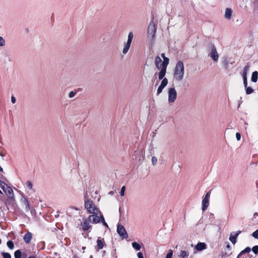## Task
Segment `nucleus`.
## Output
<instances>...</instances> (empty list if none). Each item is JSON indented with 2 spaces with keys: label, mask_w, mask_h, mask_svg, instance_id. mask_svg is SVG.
Instances as JSON below:
<instances>
[{
  "label": "nucleus",
  "mask_w": 258,
  "mask_h": 258,
  "mask_svg": "<svg viewBox=\"0 0 258 258\" xmlns=\"http://www.w3.org/2000/svg\"><path fill=\"white\" fill-rule=\"evenodd\" d=\"M251 249L249 247H246L244 249L242 250L239 254L238 255L237 258H239L240 256H242L243 254L246 253H248L250 251Z\"/></svg>",
  "instance_id": "nucleus-20"
},
{
  "label": "nucleus",
  "mask_w": 258,
  "mask_h": 258,
  "mask_svg": "<svg viewBox=\"0 0 258 258\" xmlns=\"http://www.w3.org/2000/svg\"><path fill=\"white\" fill-rule=\"evenodd\" d=\"M184 74V64L182 61H178L175 66L174 72V78L177 81L183 79Z\"/></svg>",
  "instance_id": "nucleus-1"
},
{
  "label": "nucleus",
  "mask_w": 258,
  "mask_h": 258,
  "mask_svg": "<svg viewBox=\"0 0 258 258\" xmlns=\"http://www.w3.org/2000/svg\"><path fill=\"white\" fill-rule=\"evenodd\" d=\"M161 70L158 74V78L159 80H162L164 77L166 72V68L164 67H161Z\"/></svg>",
  "instance_id": "nucleus-16"
},
{
  "label": "nucleus",
  "mask_w": 258,
  "mask_h": 258,
  "mask_svg": "<svg viewBox=\"0 0 258 258\" xmlns=\"http://www.w3.org/2000/svg\"><path fill=\"white\" fill-rule=\"evenodd\" d=\"M5 41L2 37L0 36V46H4L5 45Z\"/></svg>",
  "instance_id": "nucleus-39"
},
{
  "label": "nucleus",
  "mask_w": 258,
  "mask_h": 258,
  "mask_svg": "<svg viewBox=\"0 0 258 258\" xmlns=\"http://www.w3.org/2000/svg\"><path fill=\"white\" fill-rule=\"evenodd\" d=\"M245 88L246 89V94H250L253 92V90L250 87L246 86V88Z\"/></svg>",
  "instance_id": "nucleus-29"
},
{
  "label": "nucleus",
  "mask_w": 258,
  "mask_h": 258,
  "mask_svg": "<svg viewBox=\"0 0 258 258\" xmlns=\"http://www.w3.org/2000/svg\"><path fill=\"white\" fill-rule=\"evenodd\" d=\"M249 67V64H247L246 66H245L243 71L242 76L243 79V85L245 88H246V86H247V74Z\"/></svg>",
  "instance_id": "nucleus-6"
},
{
  "label": "nucleus",
  "mask_w": 258,
  "mask_h": 258,
  "mask_svg": "<svg viewBox=\"0 0 258 258\" xmlns=\"http://www.w3.org/2000/svg\"><path fill=\"white\" fill-rule=\"evenodd\" d=\"M0 195H3V192L0 190Z\"/></svg>",
  "instance_id": "nucleus-52"
},
{
  "label": "nucleus",
  "mask_w": 258,
  "mask_h": 258,
  "mask_svg": "<svg viewBox=\"0 0 258 258\" xmlns=\"http://www.w3.org/2000/svg\"><path fill=\"white\" fill-rule=\"evenodd\" d=\"M105 245L106 244L104 239L98 237L97 240V245L95 247L96 251H99L102 249Z\"/></svg>",
  "instance_id": "nucleus-9"
},
{
  "label": "nucleus",
  "mask_w": 258,
  "mask_h": 258,
  "mask_svg": "<svg viewBox=\"0 0 258 258\" xmlns=\"http://www.w3.org/2000/svg\"><path fill=\"white\" fill-rule=\"evenodd\" d=\"M172 251H171L170 252H169L167 254L165 258H172Z\"/></svg>",
  "instance_id": "nucleus-42"
},
{
  "label": "nucleus",
  "mask_w": 258,
  "mask_h": 258,
  "mask_svg": "<svg viewBox=\"0 0 258 258\" xmlns=\"http://www.w3.org/2000/svg\"><path fill=\"white\" fill-rule=\"evenodd\" d=\"M100 221H101L103 225H104L105 227H108V224L105 222L104 217L102 215H100Z\"/></svg>",
  "instance_id": "nucleus-31"
},
{
  "label": "nucleus",
  "mask_w": 258,
  "mask_h": 258,
  "mask_svg": "<svg viewBox=\"0 0 258 258\" xmlns=\"http://www.w3.org/2000/svg\"><path fill=\"white\" fill-rule=\"evenodd\" d=\"M28 258H36V255H30Z\"/></svg>",
  "instance_id": "nucleus-50"
},
{
  "label": "nucleus",
  "mask_w": 258,
  "mask_h": 258,
  "mask_svg": "<svg viewBox=\"0 0 258 258\" xmlns=\"http://www.w3.org/2000/svg\"><path fill=\"white\" fill-rule=\"evenodd\" d=\"M210 195H211V191H209L208 192H207V194H206V196L204 198L205 199H210Z\"/></svg>",
  "instance_id": "nucleus-41"
},
{
  "label": "nucleus",
  "mask_w": 258,
  "mask_h": 258,
  "mask_svg": "<svg viewBox=\"0 0 258 258\" xmlns=\"http://www.w3.org/2000/svg\"><path fill=\"white\" fill-rule=\"evenodd\" d=\"M132 246L134 249H135L137 250H140L141 246L138 242H134L132 243Z\"/></svg>",
  "instance_id": "nucleus-24"
},
{
  "label": "nucleus",
  "mask_w": 258,
  "mask_h": 258,
  "mask_svg": "<svg viewBox=\"0 0 258 258\" xmlns=\"http://www.w3.org/2000/svg\"><path fill=\"white\" fill-rule=\"evenodd\" d=\"M252 251L255 253L257 254L258 253V245H255L252 248Z\"/></svg>",
  "instance_id": "nucleus-36"
},
{
  "label": "nucleus",
  "mask_w": 258,
  "mask_h": 258,
  "mask_svg": "<svg viewBox=\"0 0 258 258\" xmlns=\"http://www.w3.org/2000/svg\"><path fill=\"white\" fill-rule=\"evenodd\" d=\"M138 258H144L143 253L141 252H139L137 254Z\"/></svg>",
  "instance_id": "nucleus-45"
},
{
  "label": "nucleus",
  "mask_w": 258,
  "mask_h": 258,
  "mask_svg": "<svg viewBox=\"0 0 258 258\" xmlns=\"http://www.w3.org/2000/svg\"><path fill=\"white\" fill-rule=\"evenodd\" d=\"M232 11L230 8H226L225 13V18L228 20L231 18Z\"/></svg>",
  "instance_id": "nucleus-17"
},
{
  "label": "nucleus",
  "mask_w": 258,
  "mask_h": 258,
  "mask_svg": "<svg viewBox=\"0 0 258 258\" xmlns=\"http://www.w3.org/2000/svg\"><path fill=\"white\" fill-rule=\"evenodd\" d=\"M258 79V72L254 71L252 73L251 78V81L252 82L255 83L257 82Z\"/></svg>",
  "instance_id": "nucleus-19"
},
{
  "label": "nucleus",
  "mask_w": 258,
  "mask_h": 258,
  "mask_svg": "<svg viewBox=\"0 0 258 258\" xmlns=\"http://www.w3.org/2000/svg\"><path fill=\"white\" fill-rule=\"evenodd\" d=\"M157 161V159L156 157H153L152 158V163H153V165L156 164Z\"/></svg>",
  "instance_id": "nucleus-40"
},
{
  "label": "nucleus",
  "mask_w": 258,
  "mask_h": 258,
  "mask_svg": "<svg viewBox=\"0 0 258 258\" xmlns=\"http://www.w3.org/2000/svg\"><path fill=\"white\" fill-rule=\"evenodd\" d=\"M162 59L159 56L155 57V64L158 69H160L162 67Z\"/></svg>",
  "instance_id": "nucleus-13"
},
{
  "label": "nucleus",
  "mask_w": 258,
  "mask_h": 258,
  "mask_svg": "<svg viewBox=\"0 0 258 258\" xmlns=\"http://www.w3.org/2000/svg\"><path fill=\"white\" fill-rule=\"evenodd\" d=\"M169 61V59L168 57L164 58L163 61L162 62V67L167 68Z\"/></svg>",
  "instance_id": "nucleus-23"
},
{
  "label": "nucleus",
  "mask_w": 258,
  "mask_h": 258,
  "mask_svg": "<svg viewBox=\"0 0 258 258\" xmlns=\"http://www.w3.org/2000/svg\"><path fill=\"white\" fill-rule=\"evenodd\" d=\"M236 138L237 140L239 141L240 140V138H241L240 134L239 133H237L236 134Z\"/></svg>",
  "instance_id": "nucleus-43"
},
{
  "label": "nucleus",
  "mask_w": 258,
  "mask_h": 258,
  "mask_svg": "<svg viewBox=\"0 0 258 258\" xmlns=\"http://www.w3.org/2000/svg\"><path fill=\"white\" fill-rule=\"evenodd\" d=\"M22 255V252L20 249L16 250L14 252L15 258H21Z\"/></svg>",
  "instance_id": "nucleus-22"
},
{
  "label": "nucleus",
  "mask_w": 258,
  "mask_h": 258,
  "mask_svg": "<svg viewBox=\"0 0 258 258\" xmlns=\"http://www.w3.org/2000/svg\"><path fill=\"white\" fill-rule=\"evenodd\" d=\"M125 186H123L121 188V190H120V196L123 197L124 196V191H125Z\"/></svg>",
  "instance_id": "nucleus-38"
},
{
  "label": "nucleus",
  "mask_w": 258,
  "mask_h": 258,
  "mask_svg": "<svg viewBox=\"0 0 258 258\" xmlns=\"http://www.w3.org/2000/svg\"><path fill=\"white\" fill-rule=\"evenodd\" d=\"M117 232L119 235L123 238H127V232L124 227L121 225H118L117 228Z\"/></svg>",
  "instance_id": "nucleus-5"
},
{
  "label": "nucleus",
  "mask_w": 258,
  "mask_h": 258,
  "mask_svg": "<svg viewBox=\"0 0 258 258\" xmlns=\"http://www.w3.org/2000/svg\"><path fill=\"white\" fill-rule=\"evenodd\" d=\"M85 207L89 213L97 214L99 211L91 200H87L85 202Z\"/></svg>",
  "instance_id": "nucleus-2"
},
{
  "label": "nucleus",
  "mask_w": 258,
  "mask_h": 258,
  "mask_svg": "<svg viewBox=\"0 0 258 258\" xmlns=\"http://www.w3.org/2000/svg\"><path fill=\"white\" fill-rule=\"evenodd\" d=\"M161 57H162L163 59H164V58H166V57L165 56V54H164V53H162V54H161Z\"/></svg>",
  "instance_id": "nucleus-49"
},
{
  "label": "nucleus",
  "mask_w": 258,
  "mask_h": 258,
  "mask_svg": "<svg viewBox=\"0 0 258 258\" xmlns=\"http://www.w3.org/2000/svg\"><path fill=\"white\" fill-rule=\"evenodd\" d=\"M162 79L163 80H162V81L161 82V83L160 85L165 87L166 86V85H167V84H168V80L166 78H163Z\"/></svg>",
  "instance_id": "nucleus-28"
},
{
  "label": "nucleus",
  "mask_w": 258,
  "mask_h": 258,
  "mask_svg": "<svg viewBox=\"0 0 258 258\" xmlns=\"http://www.w3.org/2000/svg\"><path fill=\"white\" fill-rule=\"evenodd\" d=\"M32 238V234L30 232H27L24 236L23 239L25 242L28 244Z\"/></svg>",
  "instance_id": "nucleus-12"
},
{
  "label": "nucleus",
  "mask_w": 258,
  "mask_h": 258,
  "mask_svg": "<svg viewBox=\"0 0 258 258\" xmlns=\"http://www.w3.org/2000/svg\"><path fill=\"white\" fill-rule=\"evenodd\" d=\"M2 254L3 258H11V254L8 252H2Z\"/></svg>",
  "instance_id": "nucleus-32"
},
{
  "label": "nucleus",
  "mask_w": 258,
  "mask_h": 258,
  "mask_svg": "<svg viewBox=\"0 0 258 258\" xmlns=\"http://www.w3.org/2000/svg\"><path fill=\"white\" fill-rule=\"evenodd\" d=\"M202 210L205 211L209 205V200L204 198L202 200Z\"/></svg>",
  "instance_id": "nucleus-15"
},
{
  "label": "nucleus",
  "mask_w": 258,
  "mask_h": 258,
  "mask_svg": "<svg viewBox=\"0 0 258 258\" xmlns=\"http://www.w3.org/2000/svg\"><path fill=\"white\" fill-rule=\"evenodd\" d=\"M81 225L82 227V230L83 231H87L90 228H92V226L90 224V221L88 219H85L83 220V222L81 223Z\"/></svg>",
  "instance_id": "nucleus-10"
},
{
  "label": "nucleus",
  "mask_w": 258,
  "mask_h": 258,
  "mask_svg": "<svg viewBox=\"0 0 258 258\" xmlns=\"http://www.w3.org/2000/svg\"><path fill=\"white\" fill-rule=\"evenodd\" d=\"M133 36H134L133 33L132 32H130L128 34V39H127V42L132 43V41L133 38Z\"/></svg>",
  "instance_id": "nucleus-30"
},
{
  "label": "nucleus",
  "mask_w": 258,
  "mask_h": 258,
  "mask_svg": "<svg viewBox=\"0 0 258 258\" xmlns=\"http://www.w3.org/2000/svg\"><path fill=\"white\" fill-rule=\"evenodd\" d=\"M164 87L162 86L161 85H160L157 89V94L158 95L160 93H161Z\"/></svg>",
  "instance_id": "nucleus-34"
},
{
  "label": "nucleus",
  "mask_w": 258,
  "mask_h": 258,
  "mask_svg": "<svg viewBox=\"0 0 258 258\" xmlns=\"http://www.w3.org/2000/svg\"><path fill=\"white\" fill-rule=\"evenodd\" d=\"M241 233V231L238 230L237 232H235V234H236L237 236Z\"/></svg>",
  "instance_id": "nucleus-47"
},
{
  "label": "nucleus",
  "mask_w": 258,
  "mask_h": 258,
  "mask_svg": "<svg viewBox=\"0 0 258 258\" xmlns=\"http://www.w3.org/2000/svg\"><path fill=\"white\" fill-rule=\"evenodd\" d=\"M207 247L206 243L204 242H198L196 245V248L198 251H202Z\"/></svg>",
  "instance_id": "nucleus-14"
},
{
  "label": "nucleus",
  "mask_w": 258,
  "mask_h": 258,
  "mask_svg": "<svg viewBox=\"0 0 258 258\" xmlns=\"http://www.w3.org/2000/svg\"><path fill=\"white\" fill-rule=\"evenodd\" d=\"M87 219L90 221V223L93 224H97L100 221V218L97 215V214L90 215Z\"/></svg>",
  "instance_id": "nucleus-8"
},
{
  "label": "nucleus",
  "mask_w": 258,
  "mask_h": 258,
  "mask_svg": "<svg viewBox=\"0 0 258 258\" xmlns=\"http://www.w3.org/2000/svg\"><path fill=\"white\" fill-rule=\"evenodd\" d=\"M131 44V42H127L125 44L124 47L123 49V51H122V52L124 54L126 53L128 51V49H129V48L130 47Z\"/></svg>",
  "instance_id": "nucleus-21"
},
{
  "label": "nucleus",
  "mask_w": 258,
  "mask_h": 258,
  "mask_svg": "<svg viewBox=\"0 0 258 258\" xmlns=\"http://www.w3.org/2000/svg\"><path fill=\"white\" fill-rule=\"evenodd\" d=\"M227 248H229V247H230V245H229V244H228V245H227Z\"/></svg>",
  "instance_id": "nucleus-53"
},
{
  "label": "nucleus",
  "mask_w": 258,
  "mask_h": 258,
  "mask_svg": "<svg viewBox=\"0 0 258 258\" xmlns=\"http://www.w3.org/2000/svg\"><path fill=\"white\" fill-rule=\"evenodd\" d=\"M7 245L10 249H13L14 248V244L12 240H9L7 242Z\"/></svg>",
  "instance_id": "nucleus-26"
},
{
  "label": "nucleus",
  "mask_w": 258,
  "mask_h": 258,
  "mask_svg": "<svg viewBox=\"0 0 258 258\" xmlns=\"http://www.w3.org/2000/svg\"><path fill=\"white\" fill-rule=\"evenodd\" d=\"M177 96L176 91L174 88H171L168 91V101L170 103L173 102Z\"/></svg>",
  "instance_id": "nucleus-3"
},
{
  "label": "nucleus",
  "mask_w": 258,
  "mask_h": 258,
  "mask_svg": "<svg viewBox=\"0 0 258 258\" xmlns=\"http://www.w3.org/2000/svg\"><path fill=\"white\" fill-rule=\"evenodd\" d=\"M8 185L3 181L0 180V187L4 190L6 188V186H8Z\"/></svg>",
  "instance_id": "nucleus-33"
},
{
  "label": "nucleus",
  "mask_w": 258,
  "mask_h": 258,
  "mask_svg": "<svg viewBox=\"0 0 258 258\" xmlns=\"http://www.w3.org/2000/svg\"><path fill=\"white\" fill-rule=\"evenodd\" d=\"M22 258H27V254L26 253H22Z\"/></svg>",
  "instance_id": "nucleus-48"
},
{
  "label": "nucleus",
  "mask_w": 258,
  "mask_h": 258,
  "mask_svg": "<svg viewBox=\"0 0 258 258\" xmlns=\"http://www.w3.org/2000/svg\"><path fill=\"white\" fill-rule=\"evenodd\" d=\"M26 185L30 189H31L32 188V183L30 181H27L26 182Z\"/></svg>",
  "instance_id": "nucleus-37"
},
{
  "label": "nucleus",
  "mask_w": 258,
  "mask_h": 258,
  "mask_svg": "<svg viewBox=\"0 0 258 258\" xmlns=\"http://www.w3.org/2000/svg\"><path fill=\"white\" fill-rule=\"evenodd\" d=\"M187 256H188V253L186 251L184 250H181L180 254V258H185Z\"/></svg>",
  "instance_id": "nucleus-27"
},
{
  "label": "nucleus",
  "mask_w": 258,
  "mask_h": 258,
  "mask_svg": "<svg viewBox=\"0 0 258 258\" xmlns=\"http://www.w3.org/2000/svg\"><path fill=\"white\" fill-rule=\"evenodd\" d=\"M210 56L214 61H217V60L218 59L219 55L216 50V47L214 46H213L212 48L210 53Z\"/></svg>",
  "instance_id": "nucleus-11"
},
{
  "label": "nucleus",
  "mask_w": 258,
  "mask_h": 258,
  "mask_svg": "<svg viewBox=\"0 0 258 258\" xmlns=\"http://www.w3.org/2000/svg\"><path fill=\"white\" fill-rule=\"evenodd\" d=\"M0 171L2 172H3V168L1 166H0Z\"/></svg>",
  "instance_id": "nucleus-51"
},
{
  "label": "nucleus",
  "mask_w": 258,
  "mask_h": 258,
  "mask_svg": "<svg viewBox=\"0 0 258 258\" xmlns=\"http://www.w3.org/2000/svg\"><path fill=\"white\" fill-rule=\"evenodd\" d=\"M76 94V92H73V91H71V92H70L69 93V97L70 98H72L73 97H74V96Z\"/></svg>",
  "instance_id": "nucleus-44"
},
{
  "label": "nucleus",
  "mask_w": 258,
  "mask_h": 258,
  "mask_svg": "<svg viewBox=\"0 0 258 258\" xmlns=\"http://www.w3.org/2000/svg\"><path fill=\"white\" fill-rule=\"evenodd\" d=\"M24 203L26 206V207H25L26 210L27 211H28L30 209L29 203L28 200L25 198H24Z\"/></svg>",
  "instance_id": "nucleus-25"
},
{
  "label": "nucleus",
  "mask_w": 258,
  "mask_h": 258,
  "mask_svg": "<svg viewBox=\"0 0 258 258\" xmlns=\"http://www.w3.org/2000/svg\"><path fill=\"white\" fill-rule=\"evenodd\" d=\"M147 32L148 34L151 36L152 38L154 37L156 32V28L155 25L153 22L150 23Z\"/></svg>",
  "instance_id": "nucleus-4"
},
{
  "label": "nucleus",
  "mask_w": 258,
  "mask_h": 258,
  "mask_svg": "<svg viewBox=\"0 0 258 258\" xmlns=\"http://www.w3.org/2000/svg\"><path fill=\"white\" fill-rule=\"evenodd\" d=\"M237 236L236 234H235V232H233L231 233L229 236V240L233 244H234L237 241Z\"/></svg>",
  "instance_id": "nucleus-18"
},
{
  "label": "nucleus",
  "mask_w": 258,
  "mask_h": 258,
  "mask_svg": "<svg viewBox=\"0 0 258 258\" xmlns=\"http://www.w3.org/2000/svg\"><path fill=\"white\" fill-rule=\"evenodd\" d=\"M11 101L14 104L16 102V98L14 96H12L11 97Z\"/></svg>",
  "instance_id": "nucleus-46"
},
{
  "label": "nucleus",
  "mask_w": 258,
  "mask_h": 258,
  "mask_svg": "<svg viewBox=\"0 0 258 258\" xmlns=\"http://www.w3.org/2000/svg\"><path fill=\"white\" fill-rule=\"evenodd\" d=\"M6 188L3 190L5 192L6 195L11 200L14 199V194L13 190L12 188H11L9 186H6Z\"/></svg>",
  "instance_id": "nucleus-7"
},
{
  "label": "nucleus",
  "mask_w": 258,
  "mask_h": 258,
  "mask_svg": "<svg viewBox=\"0 0 258 258\" xmlns=\"http://www.w3.org/2000/svg\"><path fill=\"white\" fill-rule=\"evenodd\" d=\"M252 236L256 239H258V229L256 230L252 233Z\"/></svg>",
  "instance_id": "nucleus-35"
}]
</instances>
